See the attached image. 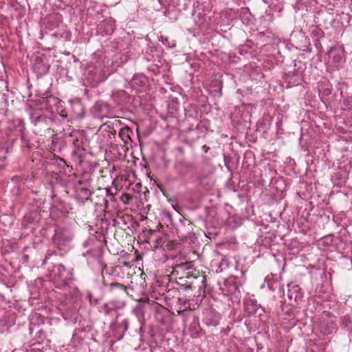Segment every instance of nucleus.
<instances>
[{
    "mask_svg": "<svg viewBox=\"0 0 352 352\" xmlns=\"http://www.w3.org/2000/svg\"><path fill=\"white\" fill-rule=\"evenodd\" d=\"M56 254L54 252H47L43 261L50 277L59 284L60 289L69 287L76 280L74 270L72 267H66L61 263H56Z\"/></svg>",
    "mask_w": 352,
    "mask_h": 352,
    "instance_id": "nucleus-1",
    "label": "nucleus"
},
{
    "mask_svg": "<svg viewBox=\"0 0 352 352\" xmlns=\"http://www.w3.org/2000/svg\"><path fill=\"white\" fill-rule=\"evenodd\" d=\"M177 284L184 290L198 289L199 295L205 294L206 289V276L203 272L193 268L184 279L177 281Z\"/></svg>",
    "mask_w": 352,
    "mask_h": 352,
    "instance_id": "nucleus-2",
    "label": "nucleus"
},
{
    "mask_svg": "<svg viewBox=\"0 0 352 352\" xmlns=\"http://www.w3.org/2000/svg\"><path fill=\"white\" fill-rule=\"evenodd\" d=\"M72 239L73 235L69 230L58 228L55 230L52 241L57 248L63 250L69 245Z\"/></svg>",
    "mask_w": 352,
    "mask_h": 352,
    "instance_id": "nucleus-3",
    "label": "nucleus"
},
{
    "mask_svg": "<svg viewBox=\"0 0 352 352\" xmlns=\"http://www.w3.org/2000/svg\"><path fill=\"white\" fill-rule=\"evenodd\" d=\"M193 268L192 261L176 264L173 268L171 276L177 280V282L180 281L181 279H184L187 277V275L189 274Z\"/></svg>",
    "mask_w": 352,
    "mask_h": 352,
    "instance_id": "nucleus-4",
    "label": "nucleus"
},
{
    "mask_svg": "<svg viewBox=\"0 0 352 352\" xmlns=\"http://www.w3.org/2000/svg\"><path fill=\"white\" fill-rule=\"evenodd\" d=\"M109 197L111 199L113 198V195L111 193L110 190L106 188H99L96 192H93V201L96 206H104V208L108 207V200L107 197Z\"/></svg>",
    "mask_w": 352,
    "mask_h": 352,
    "instance_id": "nucleus-5",
    "label": "nucleus"
},
{
    "mask_svg": "<svg viewBox=\"0 0 352 352\" xmlns=\"http://www.w3.org/2000/svg\"><path fill=\"white\" fill-rule=\"evenodd\" d=\"M75 195L76 198L81 204H84L88 200L93 201L91 198L93 193L89 189V184L86 182H78L75 186Z\"/></svg>",
    "mask_w": 352,
    "mask_h": 352,
    "instance_id": "nucleus-6",
    "label": "nucleus"
},
{
    "mask_svg": "<svg viewBox=\"0 0 352 352\" xmlns=\"http://www.w3.org/2000/svg\"><path fill=\"white\" fill-rule=\"evenodd\" d=\"M103 285L105 287H108V292L111 298H120L126 296L127 294V287L126 286L117 283H111L109 284L107 283L104 280L103 281Z\"/></svg>",
    "mask_w": 352,
    "mask_h": 352,
    "instance_id": "nucleus-7",
    "label": "nucleus"
},
{
    "mask_svg": "<svg viewBox=\"0 0 352 352\" xmlns=\"http://www.w3.org/2000/svg\"><path fill=\"white\" fill-rule=\"evenodd\" d=\"M244 311L247 316H261L264 312L263 307L257 303L256 300L252 299L244 302Z\"/></svg>",
    "mask_w": 352,
    "mask_h": 352,
    "instance_id": "nucleus-8",
    "label": "nucleus"
},
{
    "mask_svg": "<svg viewBox=\"0 0 352 352\" xmlns=\"http://www.w3.org/2000/svg\"><path fill=\"white\" fill-rule=\"evenodd\" d=\"M221 289L226 295H234L238 298L240 294L236 278L233 276L226 279L224 285Z\"/></svg>",
    "mask_w": 352,
    "mask_h": 352,
    "instance_id": "nucleus-9",
    "label": "nucleus"
},
{
    "mask_svg": "<svg viewBox=\"0 0 352 352\" xmlns=\"http://www.w3.org/2000/svg\"><path fill=\"white\" fill-rule=\"evenodd\" d=\"M220 315L212 309H206L203 311V322L208 327H216L219 324Z\"/></svg>",
    "mask_w": 352,
    "mask_h": 352,
    "instance_id": "nucleus-10",
    "label": "nucleus"
},
{
    "mask_svg": "<svg viewBox=\"0 0 352 352\" xmlns=\"http://www.w3.org/2000/svg\"><path fill=\"white\" fill-rule=\"evenodd\" d=\"M93 110L96 117H108L111 113V107L104 102L98 101L93 107Z\"/></svg>",
    "mask_w": 352,
    "mask_h": 352,
    "instance_id": "nucleus-11",
    "label": "nucleus"
},
{
    "mask_svg": "<svg viewBox=\"0 0 352 352\" xmlns=\"http://www.w3.org/2000/svg\"><path fill=\"white\" fill-rule=\"evenodd\" d=\"M187 320H190L188 331L192 338H198L200 336L201 329L199 325V318L195 315H190Z\"/></svg>",
    "mask_w": 352,
    "mask_h": 352,
    "instance_id": "nucleus-12",
    "label": "nucleus"
},
{
    "mask_svg": "<svg viewBox=\"0 0 352 352\" xmlns=\"http://www.w3.org/2000/svg\"><path fill=\"white\" fill-rule=\"evenodd\" d=\"M287 297L292 301L298 302V300H301L303 298V292L301 288L298 285H288Z\"/></svg>",
    "mask_w": 352,
    "mask_h": 352,
    "instance_id": "nucleus-13",
    "label": "nucleus"
},
{
    "mask_svg": "<svg viewBox=\"0 0 352 352\" xmlns=\"http://www.w3.org/2000/svg\"><path fill=\"white\" fill-rule=\"evenodd\" d=\"M176 171L180 178H184L188 173L195 169L192 163L179 162L175 165Z\"/></svg>",
    "mask_w": 352,
    "mask_h": 352,
    "instance_id": "nucleus-14",
    "label": "nucleus"
},
{
    "mask_svg": "<svg viewBox=\"0 0 352 352\" xmlns=\"http://www.w3.org/2000/svg\"><path fill=\"white\" fill-rule=\"evenodd\" d=\"M239 16L241 22L246 26L253 24L254 19V16L251 14L248 8H241L239 10Z\"/></svg>",
    "mask_w": 352,
    "mask_h": 352,
    "instance_id": "nucleus-15",
    "label": "nucleus"
},
{
    "mask_svg": "<svg viewBox=\"0 0 352 352\" xmlns=\"http://www.w3.org/2000/svg\"><path fill=\"white\" fill-rule=\"evenodd\" d=\"M111 97L114 102L118 105H123L129 100V95L124 90L113 92Z\"/></svg>",
    "mask_w": 352,
    "mask_h": 352,
    "instance_id": "nucleus-16",
    "label": "nucleus"
},
{
    "mask_svg": "<svg viewBox=\"0 0 352 352\" xmlns=\"http://www.w3.org/2000/svg\"><path fill=\"white\" fill-rule=\"evenodd\" d=\"M146 83V78L144 76L140 74L134 75L131 80L129 85L132 89L139 91L140 88L144 87Z\"/></svg>",
    "mask_w": 352,
    "mask_h": 352,
    "instance_id": "nucleus-17",
    "label": "nucleus"
},
{
    "mask_svg": "<svg viewBox=\"0 0 352 352\" xmlns=\"http://www.w3.org/2000/svg\"><path fill=\"white\" fill-rule=\"evenodd\" d=\"M131 320V319L130 318H126L116 325V329L118 332L115 335V336H116L118 340L122 338L124 332H126L129 329Z\"/></svg>",
    "mask_w": 352,
    "mask_h": 352,
    "instance_id": "nucleus-18",
    "label": "nucleus"
},
{
    "mask_svg": "<svg viewBox=\"0 0 352 352\" xmlns=\"http://www.w3.org/2000/svg\"><path fill=\"white\" fill-rule=\"evenodd\" d=\"M54 208L59 210L62 214H68L72 210L71 205L60 199L54 201Z\"/></svg>",
    "mask_w": 352,
    "mask_h": 352,
    "instance_id": "nucleus-19",
    "label": "nucleus"
},
{
    "mask_svg": "<svg viewBox=\"0 0 352 352\" xmlns=\"http://www.w3.org/2000/svg\"><path fill=\"white\" fill-rule=\"evenodd\" d=\"M133 134V131L129 126H124L120 129L118 135L122 140L124 144H127L129 141H131V135Z\"/></svg>",
    "mask_w": 352,
    "mask_h": 352,
    "instance_id": "nucleus-20",
    "label": "nucleus"
},
{
    "mask_svg": "<svg viewBox=\"0 0 352 352\" xmlns=\"http://www.w3.org/2000/svg\"><path fill=\"white\" fill-rule=\"evenodd\" d=\"M34 69L41 74H44L48 72L50 66L43 63L42 60L36 58L34 64Z\"/></svg>",
    "mask_w": 352,
    "mask_h": 352,
    "instance_id": "nucleus-21",
    "label": "nucleus"
},
{
    "mask_svg": "<svg viewBox=\"0 0 352 352\" xmlns=\"http://www.w3.org/2000/svg\"><path fill=\"white\" fill-rule=\"evenodd\" d=\"M329 57L333 58V60L336 63H340L342 62V56L340 50L331 47L330 50L328 52Z\"/></svg>",
    "mask_w": 352,
    "mask_h": 352,
    "instance_id": "nucleus-22",
    "label": "nucleus"
},
{
    "mask_svg": "<svg viewBox=\"0 0 352 352\" xmlns=\"http://www.w3.org/2000/svg\"><path fill=\"white\" fill-rule=\"evenodd\" d=\"M105 30L107 32V34H111L113 32L114 30L116 29V20L109 18L108 19H105L103 21Z\"/></svg>",
    "mask_w": 352,
    "mask_h": 352,
    "instance_id": "nucleus-23",
    "label": "nucleus"
},
{
    "mask_svg": "<svg viewBox=\"0 0 352 352\" xmlns=\"http://www.w3.org/2000/svg\"><path fill=\"white\" fill-rule=\"evenodd\" d=\"M73 110L76 118H82L84 117L85 109L80 102H76L73 104Z\"/></svg>",
    "mask_w": 352,
    "mask_h": 352,
    "instance_id": "nucleus-24",
    "label": "nucleus"
},
{
    "mask_svg": "<svg viewBox=\"0 0 352 352\" xmlns=\"http://www.w3.org/2000/svg\"><path fill=\"white\" fill-rule=\"evenodd\" d=\"M309 32H311V35L315 37L316 39H320L324 36V32L316 25L310 26Z\"/></svg>",
    "mask_w": 352,
    "mask_h": 352,
    "instance_id": "nucleus-25",
    "label": "nucleus"
},
{
    "mask_svg": "<svg viewBox=\"0 0 352 352\" xmlns=\"http://www.w3.org/2000/svg\"><path fill=\"white\" fill-rule=\"evenodd\" d=\"M54 36L63 38L65 41H69L72 38L71 32L67 30H63V32H57L54 34Z\"/></svg>",
    "mask_w": 352,
    "mask_h": 352,
    "instance_id": "nucleus-26",
    "label": "nucleus"
},
{
    "mask_svg": "<svg viewBox=\"0 0 352 352\" xmlns=\"http://www.w3.org/2000/svg\"><path fill=\"white\" fill-rule=\"evenodd\" d=\"M351 323V318L349 316L345 315L341 318V324L344 328H346L348 331L351 330V327L350 326Z\"/></svg>",
    "mask_w": 352,
    "mask_h": 352,
    "instance_id": "nucleus-27",
    "label": "nucleus"
},
{
    "mask_svg": "<svg viewBox=\"0 0 352 352\" xmlns=\"http://www.w3.org/2000/svg\"><path fill=\"white\" fill-rule=\"evenodd\" d=\"M100 311L104 313L106 316H109L111 315L112 312L115 311V309L109 307L108 304L105 303L101 306Z\"/></svg>",
    "mask_w": 352,
    "mask_h": 352,
    "instance_id": "nucleus-28",
    "label": "nucleus"
},
{
    "mask_svg": "<svg viewBox=\"0 0 352 352\" xmlns=\"http://www.w3.org/2000/svg\"><path fill=\"white\" fill-rule=\"evenodd\" d=\"M104 80L103 78H101L100 75H96L95 77L92 78L91 82H90V85L91 87H97L98 85L102 82Z\"/></svg>",
    "mask_w": 352,
    "mask_h": 352,
    "instance_id": "nucleus-29",
    "label": "nucleus"
},
{
    "mask_svg": "<svg viewBox=\"0 0 352 352\" xmlns=\"http://www.w3.org/2000/svg\"><path fill=\"white\" fill-rule=\"evenodd\" d=\"M21 142L23 145L26 146L27 147H28L30 148H32L33 147V146L29 143V140L27 139L24 133H23V132L21 133Z\"/></svg>",
    "mask_w": 352,
    "mask_h": 352,
    "instance_id": "nucleus-30",
    "label": "nucleus"
},
{
    "mask_svg": "<svg viewBox=\"0 0 352 352\" xmlns=\"http://www.w3.org/2000/svg\"><path fill=\"white\" fill-rule=\"evenodd\" d=\"M87 298L89 299V302H90L91 305H96L98 304V302H99L98 299L94 298H93V295H92V294L90 292H87Z\"/></svg>",
    "mask_w": 352,
    "mask_h": 352,
    "instance_id": "nucleus-31",
    "label": "nucleus"
},
{
    "mask_svg": "<svg viewBox=\"0 0 352 352\" xmlns=\"http://www.w3.org/2000/svg\"><path fill=\"white\" fill-rule=\"evenodd\" d=\"M81 144L82 141L78 139H76L73 141V144L75 148L74 152L76 153H77V151L80 150V148H81Z\"/></svg>",
    "mask_w": 352,
    "mask_h": 352,
    "instance_id": "nucleus-32",
    "label": "nucleus"
},
{
    "mask_svg": "<svg viewBox=\"0 0 352 352\" xmlns=\"http://www.w3.org/2000/svg\"><path fill=\"white\" fill-rule=\"evenodd\" d=\"M199 122H197V124L195 126H194V124H190L186 129V132H190L194 131L195 129H199Z\"/></svg>",
    "mask_w": 352,
    "mask_h": 352,
    "instance_id": "nucleus-33",
    "label": "nucleus"
},
{
    "mask_svg": "<svg viewBox=\"0 0 352 352\" xmlns=\"http://www.w3.org/2000/svg\"><path fill=\"white\" fill-rule=\"evenodd\" d=\"M83 256L89 257L91 256L94 257L96 256V252L93 250H89L85 253L83 254Z\"/></svg>",
    "mask_w": 352,
    "mask_h": 352,
    "instance_id": "nucleus-34",
    "label": "nucleus"
},
{
    "mask_svg": "<svg viewBox=\"0 0 352 352\" xmlns=\"http://www.w3.org/2000/svg\"><path fill=\"white\" fill-rule=\"evenodd\" d=\"M116 132L115 130H113V131L109 130L107 133V135L108 136V138L109 139H111L112 137L114 138L116 136Z\"/></svg>",
    "mask_w": 352,
    "mask_h": 352,
    "instance_id": "nucleus-35",
    "label": "nucleus"
},
{
    "mask_svg": "<svg viewBox=\"0 0 352 352\" xmlns=\"http://www.w3.org/2000/svg\"><path fill=\"white\" fill-rule=\"evenodd\" d=\"M314 45L316 47V48H318V49L322 47L321 43L320 42V39H315Z\"/></svg>",
    "mask_w": 352,
    "mask_h": 352,
    "instance_id": "nucleus-36",
    "label": "nucleus"
},
{
    "mask_svg": "<svg viewBox=\"0 0 352 352\" xmlns=\"http://www.w3.org/2000/svg\"><path fill=\"white\" fill-rule=\"evenodd\" d=\"M202 150L205 152V153H208V151L210 149V148L207 146L206 144L202 146Z\"/></svg>",
    "mask_w": 352,
    "mask_h": 352,
    "instance_id": "nucleus-37",
    "label": "nucleus"
},
{
    "mask_svg": "<svg viewBox=\"0 0 352 352\" xmlns=\"http://www.w3.org/2000/svg\"><path fill=\"white\" fill-rule=\"evenodd\" d=\"M347 102H349L348 106H349L350 108H352V97H350L347 99Z\"/></svg>",
    "mask_w": 352,
    "mask_h": 352,
    "instance_id": "nucleus-38",
    "label": "nucleus"
},
{
    "mask_svg": "<svg viewBox=\"0 0 352 352\" xmlns=\"http://www.w3.org/2000/svg\"><path fill=\"white\" fill-rule=\"evenodd\" d=\"M60 162H63V166L64 167H65V166H66L67 168H71L69 166H67V165L66 164V163H65V160H64L60 159Z\"/></svg>",
    "mask_w": 352,
    "mask_h": 352,
    "instance_id": "nucleus-39",
    "label": "nucleus"
},
{
    "mask_svg": "<svg viewBox=\"0 0 352 352\" xmlns=\"http://www.w3.org/2000/svg\"><path fill=\"white\" fill-rule=\"evenodd\" d=\"M89 242V240H87V241H85V242L83 243V246H84L85 248L87 247Z\"/></svg>",
    "mask_w": 352,
    "mask_h": 352,
    "instance_id": "nucleus-40",
    "label": "nucleus"
},
{
    "mask_svg": "<svg viewBox=\"0 0 352 352\" xmlns=\"http://www.w3.org/2000/svg\"><path fill=\"white\" fill-rule=\"evenodd\" d=\"M38 333L39 334V338H41V336L44 334V332L43 331H39Z\"/></svg>",
    "mask_w": 352,
    "mask_h": 352,
    "instance_id": "nucleus-41",
    "label": "nucleus"
},
{
    "mask_svg": "<svg viewBox=\"0 0 352 352\" xmlns=\"http://www.w3.org/2000/svg\"><path fill=\"white\" fill-rule=\"evenodd\" d=\"M160 241H162V239H156V243H159Z\"/></svg>",
    "mask_w": 352,
    "mask_h": 352,
    "instance_id": "nucleus-42",
    "label": "nucleus"
},
{
    "mask_svg": "<svg viewBox=\"0 0 352 352\" xmlns=\"http://www.w3.org/2000/svg\"><path fill=\"white\" fill-rule=\"evenodd\" d=\"M106 126H107V128H108V129H111V127H110V126H109V125H107Z\"/></svg>",
    "mask_w": 352,
    "mask_h": 352,
    "instance_id": "nucleus-43",
    "label": "nucleus"
},
{
    "mask_svg": "<svg viewBox=\"0 0 352 352\" xmlns=\"http://www.w3.org/2000/svg\"><path fill=\"white\" fill-rule=\"evenodd\" d=\"M137 322H138V323H140V319H137Z\"/></svg>",
    "mask_w": 352,
    "mask_h": 352,
    "instance_id": "nucleus-44",
    "label": "nucleus"
},
{
    "mask_svg": "<svg viewBox=\"0 0 352 352\" xmlns=\"http://www.w3.org/2000/svg\"><path fill=\"white\" fill-rule=\"evenodd\" d=\"M164 311L167 313L168 312V310L167 309H164Z\"/></svg>",
    "mask_w": 352,
    "mask_h": 352,
    "instance_id": "nucleus-45",
    "label": "nucleus"
}]
</instances>
